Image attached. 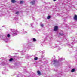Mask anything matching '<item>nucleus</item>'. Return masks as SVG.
<instances>
[{"instance_id":"1","label":"nucleus","mask_w":77,"mask_h":77,"mask_svg":"<svg viewBox=\"0 0 77 77\" xmlns=\"http://www.w3.org/2000/svg\"><path fill=\"white\" fill-rule=\"evenodd\" d=\"M10 36H11V35L9 34H8L7 35L1 34L0 35V38L5 42H8L9 39L8 38H9Z\"/></svg>"},{"instance_id":"2","label":"nucleus","mask_w":77,"mask_h":77,"mask_svg":"<svg viewBox=\"0 0 77 77\" xmlns=\"http://www.w3.org/2000/svg\"><path fill=\"white\" fill-rule=\"evenodd\" d=\"M11 31V34L13 36H15L16 35H17L18 33V31L16 30L10 29Z\"/></svg>"},{"instance_id":"3","label":"nucleus","mask_w":77,"mask_h":77,"mask_svg":"<svg viewBox=\"0 0 77 77\" xmlns=\"http://www.w3.org/2000/svg\"><path fill=\"white\" fill-rule=\"evenodd\" d=\"M26 77H36V75L34 73L32 72H31L28 75L26 76Z\"/></svg>"},{"instance_id":"4","label":"nucleus","mask_w":77,"mask_h":77,"mask_svg":"<svg viewBox=\"0 0 77 77\" xmlns=\"http://www.w3.org/2000/svg\"><path fill=\"white\" fill-rule=\"evenodd\" d=\"M52 64L56 66H59V64L58 63V62H57L56 60H54L52 61Z\"/></svg>"},{"instance_id":"5","label":"nucleus","mask_w":77,"mask_h":77,"mask_svg":"<svg viewBox=\"0 0 77 77\" xmlns=\"http://www.w3.org/2000/svg\"><path fill=\"white\" fill-rule=\"evenodd\" d=\"M28 48L29 49H32V50L35 49V47L33 46V45L31 43H28Z\"/></svg>"},{"instance_id":"6","label":"nucleus","mask_w":77,"mask_h":77,"mask_svg":"<svg viewBox=\"0 0 77 77\" xmlns=\"http://www.w3.org/2000/svg\"><path fill=\"white\" fill-rule=\"evenodd\" d=\"M35 1H32L30 2V3L32 5H33L35 4Z\"/></svg>"},{"instance_id":"7","label":"nucleus","mask_w":77,"mask_h":77,"mask_svg":"<svg viewBox=\"0 0 77 77\" xmlns=\"http://www.w3.org/2000/svg\"><path fill=\"white\" fill-rule=\"evenodd\" d=\"M24 31V29H22V30L21 31V32H21V33H23V34H25V33H27V32L26 31H24V32H23Z\"/></svg>"},{"instance_id":"8","label":"nucleus","mask_w":77,"mask_h":77,"mask_svg":"<svg viewBox=\"0 0 77 77\" xmlns=\"http://www.w3.org/2000/svg\"><path fill=\"white\" fill-rule=\"evenodd\" d=\"M58 30V27L55 26L54 29V31H57Z\"/></svg>"},{"instance_id":"9","label":"nucleus","mask_w":77,"mask_h":77,"mask_svg":"<svg viewBox=\"0 0 77 77\" xmlns=\"http://www.w3.org/2000/svg\"><path fill=\"white\" fill-rule=\"evenodd\" d=\"M37 73L39 76H40V75H41L42 74L41 73V72L39 70H38L37 71Z\"/></svg>"},{"instance_id":"10","label":"nucleus","mask_w":77,"mask_h":77,"mask_svg":"<svg viewBox=\"0 0 77 77\" xmlns=\"http://www.w3.org/2000/svg\"><path fill=\"white\" fill-rule=\"evenodd\" d=\"M17 77H22V75L19 73V74L17 75Z\"/></svg>"},{"instance_id":"11","label":"nucleus","mask_w":77,"mask_h":77,"mask_svg":"<svg viewBox=\"0 0 77 77\" xmlns=\"http://www.w3.org/2000/svg\"><path fill=\"white\" fill-rule=\"evenodd\" d=\"M59 34L60 35V36H63L64 34L62 33H59Z\"/></svg>"},{"instance_id":"12","label":"nucleus","mask_w":77,"mask_h":77,"mask_svg":"<svg viewBox=\"0 0 77 77\" xmlns=\"http://www.w3.org/2000/svg\"><path fill=\"white\" fill-rule=\"evenodd\" d=\"M75 71V69H72L71 72H74Z\"/></svg>"},{"instance_id":"13","label":"nucleus","mask_w":77,"mask_h":77,"mask_svg":"<svg viewBox=\"0 0 77 77\" xmlns=\"http://www.w3.org/2000/svg\"><path fill=\"white\" fill-rule=\"evenodd\" d=\"M11 2L13 3H14L16 2V1L15 0H11Z\"/></svg>"},{"instance_id":"14","label":"nucleus","mask_w":77,"mask_h":77,"mask_svg":"<svg viewBox=\"0 0 77 77\" xmlns=\"http://www.w3.org/2000/svg\"><path fill=\"white\" fill-rule=\"evenodd\" d=\"M74 19L75 20H77V15H75L74 17Z\"/></svg>"},{"instance_id":"15","label":"nucleus","mask_w":77,"mask_h":77,"mask_svg":"<svg viewBox=\"0 0 77 77\" xmlns=\"http://www.w3.org/2000/svg\"><path fill=\"white\" fill-rule=\"evenodd\" d=\"M69 47L70 48H72L73 47L72 46V45H71V44L68 45Z\"/></svg>"},{"instance_id":"16","label":"nucleus","mask_w":77,"mask_h":77,"mask_svg":"<svg viewBox=\"0 0 77 77\" xmlns=\"http://www.w3.org/2000/svg\"><path fill=\"white\" fill-rule=\"evenodd\" d=\"M51 18V16H48L47 17V19H48V20H49V19H50Z\"/></svg>"},{"instance_id":"17","label":"nucleus","mask_w":77,"mask_h":77,"mask_svg":"<svg viewBox=\"0 0 77 77\" xmlns=\"http://www.w3.org/2000/svg\"><path fill=\"white\" fill-rule=\"evenodd\" d=\"M24 3V1H20V4H23Z\"/></svg>"},{"instance_id":"18","label":"nucleus","mask_w":77,"mask_h":77,"mask_svg":"<svg viewBox=\"0 0 77 77\" xmlns=\"http://www.w3.org/2000/svg\"><path fill=\"white\" fill-rule=\"evenodd\" d=\"M38 58L37 57H35L34 58V59L35 60H38Z\"/></svg>"},{"instance_id":"19","label":"nucleus","mask_w":77,"mask_h":77,"mask_svg":"<svg viewBox=\"0 0 77 77\" xmlns=\"http://www.w3.org/2000/svg\"><path fill=\"white\" fill-rule=\"evenodd\" d=\"M33 41L34 42H35V41H36V40L35 38H33L32 39Z\"/></svg>"},{"instance_id":"20","label":"nucleus","mask_w":77,"mask_h":77,"mask_svg":"<svg viewBox=\"0 0 77 77\" xmlns=\"http://www.w3.org/2000/svg\"><path fill=\"white\" fill-rule=\"evenodd\" d=\"M13 60V58H11L9 60V61L10 62H12V61Z\"/></svg>"},{"instance_id":"21","label":"nucleus","mask_w":77,"mask_h":77,"mask_svg":"<svg viewBox=\"0 0 77 77\" xmlns=\"http://www.w3.org/2000/svg\"><path fill=\"white\" fill-rule=\"evenodd\" d=\"M24 54H25V52H23V51H22L21 52L22 55H24Z\"/></svg>"},{"instance_id":"22","label":"nucleus","mask_w":77,"mask_h":77,"mask_svg":"<svg viewBox=\"0 0 77 77\" xmlns=\"http://www.w3.org/2000/svg\"><path fill=\"white\" fill-rule=\"evenodd\" d=\"M72 44H75V40H73L72 41Z\"/></svg>"},{"instance_id":"23","label":"nucleus","mask_w":77,"mask_h":77,"mask_svg":"<svg viewBox=\"0 0 77 77\" xmlns=\"http://www.w3.org/2000/svg\"><path fill=\"white\" fill-rule=\"evenodd\" d=\"M31 25V27H33V23H31L30 24Z\"/></svg>"},{"instance_id":"24","label":"nucleus","mask_w":77,"mask_h":77,"mask_svg":"<svg viewBox=\"0 0 77 77\" xmlns=\"http://www.w3.org/2000/svg\"><path fill=\"white\" fill-rule=\"evenodd\" d=\"M62 58H60V60H59V62L60 61H62Z\"/></svg>"},{"instance_id":"25","label":"nucleus","mask_w":77,"mask_h":77,"mask_svg":"<svg viewBox=\"0 0 77 77\" xmlns=\"http://www.w3.org/2000/svg\"><path fill=\"white\" fill-rule=\"evenodd\" d=\"M40 26H41V27H44V25L42 24H41L40 25Z\"/></svg>"},{"instance_id":"26","label":"nucleus","mask_w":77,"mask_h":77,"mask_svg":"<svg viewBox=\"0 0 77 77\" xmlns=\"http://www.w3.org/2000/svg\"><path fill=\"white\" fill-rule=\"evenodd\" d=\"M41 58H43V57H44V55H42L41 56Z\"/></svg>"},{"instance_id":"27","label":"nucleus","mask_w":77,"mask_h":77,"mask_svg":"<svg viewBox=\"0 0 77 77\" xmlns=\"http://www.w3.org/2000/svg\"><path fill=\"white\" fill-rule=\"evenodd\" d=\"M19 14V12H16V14H17V15H18Z\"/></svg>"},{"instance_id":"28","label":"nucleus","mask_w":77,"mask_h":77,"mask_svg":"<svg viewBox=\"0 0 77 77\" xmlns=\"http://www.w3.org/2000/svg\"><path fill=\"white\" fill-rule=\"evenodd\" d=\"M26 72H27V71H26V70H25L24 71V73H26Z\"/></svg>"},{"instance_id":"29","label":"nucleus","mask_w":77,"mask_h":77,"mask_svg":"<svg viewBox=\"0 0 77 77\" xmlns=\"http://www.w3.org/2000/svg\"><path fill=\"white\" fill-rule=\"evenodd\" d=\"M39 61H40V62H42V63L43 62H42V60H39Z\"/></svg>"},{"instance_id":"30","label":"nucleus","mask_w":77,"mask_h":77,"mask_svg":"<svg viewBox=\"0 0 77 77\" xmlns=\"http://www.w3.org/2000/svg\"><path fill=\"white\" fill-rule=\"evenodd\" d=\"M22 77H26V76H24V75H22Z\"/></svg>"},{"instance_id":"31","label":"nucleus","mask_w":77,"mask_h":77,"mask_svg":"<svg viewBox=\"0 0 77 77\" xmlns=\"http://www.w3.org/2000/svg\"><path fill=\"white\" fill-rule=\"evenodd\" d=\"M58 47V46H57V45H56V48H57Z\"/></svg>"},{"instance_id":"32","label":"nucleus","mask_w":77,"mask_h":77,"mask_svg":"<svg viewBox=\"0 0 77 77\" xmlns=\"http://www.w3.org/2000/svg\"><path fill=\"white\" fill-rule=\"evenodd\" d=\"M61 49V48H58V50H60Z\"/></svg>"},{"instance_id":"33","label":"nucleus","mask_w":77,"mask_h":77,"mask_svg":"<svg viewBox=\"0 0 77 77\" xmlns=\"http://www.w3.org/2000/svg\"><path fill=\"white\" fill-rule=\"evenodd\" d=\"M41 51L42 53H44V52H43V51Z\"/></svg>"},{"instance_id":"34","label":"nucleus","mask_w":77,"mask_h":77,"mask_svg":"<svg viewBox=\"0 0 77 77\" xmlns=\"http://www.w3.org/2000/svg\"><path fill=\"white\" fill-rule=\"evenodd\" d=\"M2 27H5V26H3Z\"/></svg>"},{"instance_id":"35","label":"nucleus","mask_w":77,"mask_h":77,"mask_svg":"<svg viewBox=\"0 0 77 77\" xmlns=\"http://www.w3.org/2000/svg\"><path fill=\"white\" fill-rule=\"evenodd\" d=\"M56 0H53V1H56Z\"/></svg>"},{"instance_id":"36","label":"nucleus","mask_w":77,"mask_h":77,"mask_svg":"<svg viewBox=\"0 0 77 77\" xmlns=\"http://www.w3.org/2000/svg\"><path fill=\"white\" fill-rule=\"evenodd\" d=\"M75 20V21H77V20Z\"/></svg>"},{"instance_id":"37","label":"nucleus","mask_w":77,"mask_h":77,"mask_svg":"<svg viewBox=\"0 0 77 77\" xmlns=\"http://www.w3.org/2000/svg\"><path fill=\"white\" fill-rule=\"evenodd\" d=\"M57 44H59V42H57Z\"/></svg>"},{"instance_id":"38","label":"nucleus","mask_w":77,"mask_h":77,"mask_svg":"<svg viewBox=\"0 0 77 77\" xmlns=\"http://www.w3.org/2000/svg\"><path fill=\"white\" fill-rule=\"evenodd\" d=\"M24 50H26V49L25 48H24Z\"/></svg>"},{"instance_id":"39","label":"nucleus","mask_w":77,"mask_h":77,"mask_svg":"<svg viewBox=\"0 0 77 77\" xmlns=\"http://www.w3.org/2000/svg\"><path fill=\"white\" fill-rule=\"evenodd\" d=\"M27 57H29V56H27Z\"/></svg>"},{"instance_id":"40","label":"nucleus","mask_w":77,"mask_h":77,"mask_svg":"<svg viewBox=\"0 0 77 77\" xmlns=\"http://www.w3.org/2000/svg\"><path fill=\"white\" fill-rule=\"evenodd\" d=\"M54 48H56V47H54Z\"/></svg>"},{"instance_id":"41","label":"nucleus","mask_w":77,"mask_h":77,"mask_svg":"<svg viewBox=\"0 0 77 77\" xmlns=\"http://www.w3.org/2000/svg\"><path fill=\"white\" fill-rule=\"evenodd\" d=\"M17 73H19V72H18Z\"/></svg>"},{"instance_id":"42","label":"nucleus","mask_w":77,"mask_h":77,"mask_svg":"<svg viewBox=\"0 0 77 77\" xmlns=\"http://www.w3.org/2000/svg\"><path fill=\"white\" fill-rule=\"evenodd\" d=\"M2 73H3V72H2Z\"/></svg>"}]
</instances>
